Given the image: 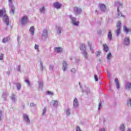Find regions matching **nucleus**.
<instances>
[{
  "label": "nucleus",
  "mask_w": 131,
  "mask_h": 131,
  "mask_svg": "<svg viewBox=\"0 0 131 131\" xmlns=\"http://www.w3.org/2000/svg\"><path fill=\"white\" fill-rule=\"evenodd\" d=\"M0 18H3V22L7 25V26H9L10 19H9L8 15L6 14L5 9L0 10Z\"/></svg>",
  "instance_id": "obj_1"
},
{
  "label": "nucleus",
  "mask_w": 131,
  "mask_h": 131,
  "mask_svg": "<svg viewBox=\"0 0 131 131\" xmlns=\"http://www.w3.org/2000/svg\"><path fill=\"white\" fill-rule=\"evenodd\" d=\"M80 50L82 52V54L83 56H84V58L85 59H88V53L85 52L86 48H85V45L84 44H81L80 46Z\"/></svg>",
  "instance_id": "obj_2"
},
{
  "label": "nucleus",
  "mask_w": 131,
  "mask_h": 131,
  "mask_svg": "<svg viewBox=\"0 0 131 131\" xmlns=\"http://www.w3.org/2000/svg\"><path fill=\"white\" fill-rule=\"evenodd\" d=\"M82 12V10L81 8L77 7H75L73 8V13L76 16H78V15H80Z\"/></svg>",
  "instance_id": "obj_3"
},
{
  "label": "nucleus",
  "mask_w": 131,
  "mask_h": 131,
  "mask_svg": "<svg viewBox=\"0 0 131 131\" xmlns=\"http://www.w3.org/2000/svg\"><path fill=\"white\" fill-rule=\"evenodd\" d=\"M69 18L71 19L72 24L74 26H78L79 24V21H76V17H73L72 15H69Z\"/></svg>",
  "instance_id": "obj_4"
},
{
  "label": "nucleus",
  "mask_w": 131,
  "mask_h": 131,
  "mask_svg": "<svg viewBox=\"0 0 131 131\" xmlns=\"http://www.w3.org/2000/svg\"><path fill=\"white\" fill-rule=\"evenodd\" d=\"M23 119L24 121L27 123V125H30L31 123L30 122V120L29 119V117L27 114H24Z\"/></svg>",
  "instance_id": "obj_5"
},
{
  "label": "nucleus",
  "mask_w": 131,
  "mask_h": 131,
  "mask_svg": "<svg viewBox=\"0 0 131 131\" xmlns=\"http://www.w3.org/2000/svg\"><path fill=\"white\" fill-rule=\"evenodd\" d=\"M123 29L124 32H125L126 34H128V33H130L131 32V28H127L125 26L123 27Z\"/></svg>",
  "instance_id": "obj_6"
},
{
  "label": "nucleus",
  "mask_w": 131,
  "mask_h": 131,
  "mask_svg": "<svg viewBox=\"0 0 131 131\" xmlns=\"http://www.w3.org/2000/svg\"><path fill=\"white\" fill-rule=\"evenodd\" d=\"M27 17L26 16H24L21 18V25H25L26 23H27Z\"/></svg>",
  "instance_id": "obj_7"
},
{
  "label": "nucleus",
  "mask_w": 131,
  "mask_h": 131,
  "mask_svg": "<svg viewBox=\"0 0 131 131\" xmlns=\"http://www.w3.org/2000/svg\"><path fill=\"white\" fill-rule=\"evenodd\" d=\"M68 67V64H67V62L66 61H63L62 62V70L63 72H65L66 71V69H67V68Z\"/></svg>",
  "instance_id": "obj_8"
},
{
  "label": "nucleus",
  "mask_w": 131,
  "mask_h": 131,
  "mask_svg": "<svg viewBox=\"0 0 131 131\" xmlns=\"http://www.w3.org/2000/svg\"><path fill=\"white\" fill-rule=\"evenodd\" d=\"M54 8L56 9H61V7H62V4H59V2H56L53 4Z\"/></svg>",
  "instance_id": "obj_9"
},
{
  "label": "nucleus",
  "mask_w": 131,
  "mask_h": 131,
  "mask_svg": "<svg viewBox=\"0 0 131 131\" xmlns=\"http://www.w3.org/2000/svg\"><path fill=\"white\" fill-rule=\"evenodd\" d=\"M73 105L74 108H77V107H78V100H77V98L74 99Z\"/></svg>",
  "instance_id": "obj_10"
},
{
  "label": "nucleus",
  "mask_w": 131,
  "mask_h": 131,
  "mask_svg": "<svg viewBox=\"0 0 131 131\" xmlns=\"http://www.w3.org/2000/svg\"><path fill=\"white\" fill-rule=\"evenodd\" d=\"M63 31V28L60 26L56 27V32L57 34H60Z\"/></svg>",
  "instance_id": "obj_11"
},
{
  "label": "nucleus",
  "mask_w": 131,
  "mask_h": 131,
  "mask_svg": "<svg viewBox=\"0 0 131 131\" xmlns=\"http://www.w3.org/2000/svg\"><path fill=\"white\" fill-rule=\"evenodd\" d=\"M107 38L110 41L112 40V33L111 30H108V33L107 34Z\"/></svg>",
  "instance_id": "obj_12"
},
{
  "label": "nucleus",
  "mask_w": 131,
  "mask_h": 131,
  "mask_svg": "<svg viewBox=\"0 0 131 131\" xmlns=\"http://www.w3.org/2000/svg\"><path fill=\"white\" fill-rule=\"evenodd\" d=\"M100 9L102 12H105L107 10V8H106V5L104 4H101L100 5Z\"/></svg>",
  "instance_id": "obj_13"
},
{
  "label": "nucleus",
  "mask_w": 131,
  "mask_h": 131,
  "mask_svg": "<svg viewBox=\"0 0 131 131\" xmlns=\"http://www.w3.org/2000/svg\"><path fill=\"white\" fill-rule=\"evenodd\" d=\"M124 43L126 46H128L129 45V38L128 37H126L124 39Z\"/></svg>",
  "instance_id": "obj_14"
},
{
  "label": "nucleus",
  "mask_w": 131,
  "mask_h": 131,
  "mask_svg": "<svg viewBox=\"0 0 131 131\" xmlns=\"http://www.w3.org/2000/svg\"><path fill=\"white\" fill-rule=\"evenodd\" d=\"M103 52H104V53H107V52L109 51V48L108 47V46H107V44H103Z\"/></svg>",
  "instance_id": "obj_15"
},
{
  "label": "nucleus",
  "mask_w": 131,
  "mask_h": 131,
  "mask_svg": "<svg viewBox=\"0 0 131 131\" xmlns=\"http://www.w3.org/2000/svg\"><path fill=\"white\" fill-rule=\"evenodd\" d=\"M42 37H48V30H44L42 33Z\"/></svg>",
  "instance_id": "obj_16"
},
{
  "label": "nucleus",
  "mask_w": 131,
  "mask_h": 131,
  "mask_svg": "<svg viewBox=\"0 0 131 131\" xmlns=\"http://www.w3.org/2000/svg\"><path fill=\"white\" fill-rule=\"evenodd\" d=\"M115 82L116 84L117 89L118 90H119L120 86L119 85V81L118 80V79L115 78Z\"/></svg>",
  "instance_id": "obj_17"
},
{
  "label": "nucleus",
  "mask_w": 131,
  "mask_h": 131,
  "mask_svg": "<svg viewBox=\"0 0 131 131\" xmlns=\"http://www.w3.org/2000/svg\"><path fill=\"white\" fill-rule=\"evenodd\" d=\"M118 17H122L125 18V16L122 14V13L119 12V8H117Z\"/></svg>",
  "instance_id": "obj_18"
},
{
  "label": "nucleus",
  "mask_w": 131,
  "mask_h": 131,
  "mask_svg": "<svg viewBox=\"0 0 131 131\" xmlns=\"http://www.w3.org/2000/svg\"><path fill=\"white\" fill-rule=\"evenodd\" d=\"M131 89V83L128 82L126 84L125 90L129 91Z\"/></svg>",
  "instance_id": "obj_19"
},
{
  "label": "nucleus",
  "mask_w": 131,
  "mask_h": 131,
  "mask_svg": "<svg viewBox=\"0 0 131 131\" xmlns=\"http://www.w3.org/2000/svg\"><path fill=\"white\" fill-rule=\"evenodd\" d=\"M54 52L56 53H61L62 52V48L60 47H56L54 48Z\"/></svg>",
  "instance_id": "obj_20"
},
{
  "label": "nucleus",
  "mask_w": 131,
  "mask_h": 131,
  "mask_svg": "<svg viewBox=\"0 0 131 131\" xmlns=\"http://www.w3.org/2000/svg\"><path fill=\"white\" fill-rule=\"evenodd\" d=\"M29 31L30 32H31L32 35H33V34H34V27L33 26L31 27L29 29Z\"/></svg>",
  "instance_id": "obj_21"
},
{
  "label": "nucleus",
  "mask_w": 131,
  "mask_h": 131,
  "mask_svg": "<svg viewBox=\"0 0 131 131\" xmlns=\"http://www.w3.org/2000/svg\"><path fill=\"white\" fill-rule=\"evenodd\" d=\"M71 110H70V108H67V110H66V113L67 116H69L71 114Z\"/></svg>",
  "instance_id": "obj_22"
},
{
  "label": "nucleus",
  "mask_w": 131,
  "mask_h": 131,
  "mask_svg": "<svg viewBox=\"0 0 131 131\" xmlns=\"http://www.w3.org/2000/svg\"><path fill=\"white\" fill-rule=\"evenodd\" d=\"M9 39H10V37H7L6 38H4L2 41L3 43H6V42H7V41H9Z\"/></svg>",
  "instance_id": "obj_23"
},
{
  "label": "nucleus",
  "mask_w": 131,
  "mask_h": 131,
  "mask_svg": "<svg viewBox=\"0 0 131 131\" xmlns=\"http://www.w3.org/2000/svg\"><path fill=\"white\" fill-rule=\"evenodd\" d=\"M40 68L41 69V71H43L45 69H46V68L43 66V64H42V62H40Z\"/></svg>",
  "instance_id": "obj_24"
},
{
  "label": "nucleus",
  "mask_w": 131,
  "mask_h": 131,
  "mask_svg": "<svg viewBox=\"0 0 131 131\" xmlns=\"http://www.w3.org/2000/svg\"><path fill=\"white\" fill-rule=\"evenodd\" d=\"M53 106L54 107H58V104L59 103V102H58V101L57 100H53Z\"/></svg>",
  "instance_id": "obj_25"
},
{
  "label": "nucleus",
  "mask_w": 131,
  "mask_h": 131,
  "mask_svg": "<svg viewBox=\"0 0 131 131\" xmlns=\"http://www.w3.org/2000/svg\"><path fill=\"white\" fill-rule=\"evenodd\" d=\"M39 12L41 14H45V12H46V9L45 8V7H43L41 8H40Z\"/></svg>",
  "instance_id": "obj_26"
},
{
  "label": "nucleus",
  "mask_w": 131,
  "mask_h": 131,
  "mask_svg": "<svg viewBox=\"0 0 131 131\" xmlns=\"http://www.w3.org/2000/svg\"><path fill=\"white\" fill-rule=\"evenodd\" d=\"M127 106L131 108V99H128L127 100Z\"/></svg>",
  "instance_id": "obj_27"
},
{
  "label": "nucleus",
  "mask_w": 131,
  "mask_h": 131,
  "mask_svg": "<svg viewBox=\"0 0 131 131\" xmlns=\"http://www.w3.org/2000/svg\"><path fill=\"white\" fill-rule=\"evenodd\" d=\"M116 26H117V27L118 29H121V22H120V21H118L117 23Z\"/></svg>",
  "instance_id": "obj_28"
},
{
  "label": "nucleus",
  "mask_w": 131,
  "mask_h": 131,
  "mask_svg": "<svg viewBox=\"0 0 131 131\" xmlns=\"http://www.w3.org/2000/svg\"><path fill=\"white\" fill-rule=\"evenodd\" d=\"M115 32L116 33L117 36H119V34H120V29H117L115 31Z\"/></svg>",
  "instance_id": "obj_29"
},
{
  "label": "nucleus",
  "mask_w": 131,
  "mask_h": 131,
  "mask_svg": "<svg viewBox=\"0 0 131 131\" xmlns=\"http://www.w3.org/2000/svg\"><path fill=\"white\" fill-rule=\"evenodd\" d=\"M112 58V54H111V52H110L107 54L106 58L107 60H110Z\"/></svg>",
  "instance_id": "obj_30"
},
{
  "label": "nucleus",
  "mask_w": 131,
  "mask_h": 131,
  "mask_svg": "<svg viewBox=\"0 0 131 131\" xmlns=\"http://www.w3.org/2000/svg\"><path fill=\"white\" fill-rule=\"evenodd\" d=\"M10 12H12L13 14L15 13V6L14 5L11 6Z\"/></svg>",
  "instance_id": "obj_31"
},
{
  "label": "nucleus",
  "mask_w": 131,
  "mask_h": 131,
  "mask_svg": "<svg viewBox=\"0 0 131 131\" xmlns=\"http://www.w3.org/2000/svg\"><path fill=\"white\" fill-rule=\"evenodd\" d=\"M11 100L13 101V102H16V95L15 94H12L11 96Z\"/></svg>",
  "instance_id": "obj_32"
},
{
  "label": "nucleus",
  "mask_w": 131,
  "mask_h": 131,
  "mask_svg": "<svg viewBox=\"0 0 131 131\" xmlns=\"http://www.w3.org/2000/svg\"><path fill=\"white\" fill-rule=\"evenodd\" d=\"M125 127H124V124H122L120 126V130L121 131H125L124 130Z\"/></svg>",
  "instance_id": "obj_33"
},
{
  "label": "nucleus",
  "mask_w": 131,
  "mask_h": 131,
  "mask_svg": "<svg viewBox=\"0 0 131 131\" xmlns=\"http://www.w3.org/2000/svg\"><path fill=\"white\" fill-rule=\"evenodd\" d=\"M43 88V82L42 81H40L39 82V89H42Z\"/></svg>",
  "instance_id": "obj_34"
},
{
  "label": "nucleus",
  "mask_w": 131,
  "mask_h": 131,
  "mask_svg": "<svg viewBox=\"0 0 131 131\" xmlns=\"http://www.w3.org/2000/svg\"><path fill=\"white\" fill-rule=\"evenodd\" d=\"M16 88L18 91H20V90L21 89V84H20L19 83H17Z\"/></svg>",
  "instance_id": "obj_35"
},
{
  "label": "nucleus",
  "mask_w": 131,
  "mask_h": 131,
  "mask_svg": "<svg viewBox=\"0 0 131 131\" xmlns=\"http://www.w3.org/2000/svg\"><path fill=\"white\" fill-rule=\"evenodd\" d=\"M34 49H35V50H37V51L38 52H39V46L35 44V46H34Z\"/></svg>",
  "instance_id": "obj_36"
},
{
  "label": "nucleus",
  "mask_w": 131,
  "mask_h": 131,
  "mask_svg": "<svg viewBox=\"0 0 131 131\" xmlns=\"http://www.w3.org/2000/svg\"><path fill=\"white\" fill-rule=\"evenodd\" d=\"M88 46L90 48V51L92 52V53H94V51L92 49V43L88 42Z\"/></svg>",
  "instance_id": "obj_37"
},
{
  "label": "nucleus",
  "mask_w": 131,
  "mask_h": 131,
  "mask_svg": "<svg viewBox=\"0 0 131 131\" xmlns=\"http://www.w3.org/2000/svg\"><path fill=\"white\" fill-rule=\"evenodd\" d=\"M117 5H118V8H119V9L120 7H121V8H122V6H123V4L120 2H118Z\"/></svg>",
  "instance_id": "obj_38"
},
{
  "label": "nucleus",
  "mask_w": 131,
  "mask_h": 131,
  "mask_svg": "<svg viewBox=\"0 0 131 131\" xmlns=\"http://www.w3.org/2000/svg\"><path fill=\"white\" fill-rule=\"evenodd\" d=\"M47 95H49V96H54V93L51 92V91H48L47 92Z\"/></svg>",
  "instance_id": "obj_39"
},
{
  "label": "nucleus",
  "mask_w": 131,
  "mask_h": 131,
  "mask_svg": "<svg viewBox=\"0 0 131 131\" xmlns=\"http://www.w3.org/2000/svg\"><path fill=\"white\" fill-rule=\"evenodd\" d=\"M25 82L29 85V86H31V84H30V81L28 80H25Z\"/></svg>",
  "instance_id": "obj_40"
},
{
  "label": "nucleus",
  "mask_w": 131,
  "mask_h": 131,
  "mask_svg": "<svg viewBox=\"0 0 131 131\" xmlns=\"http://www.w3.org/2000/svg\"><path fill=\"white\" fill-rule=\"evenodd\" d=\"M49 69L50 70H51L52 71H53V70H54V65L51 64L49 66Z\"/></svg>",
  "instance_id": "obj_41"
},
{
  "label": "nucleus",
  "mask_w": 131,
  "mask_h": 131,
  "mask_svg": "<svg viewBox=\"0 0 131 131\" xmlns=\"http://www.w3.org/2000/svg\"><path fill=\"white\" fill-rule=\"evenodd\" d=\"M46 112H47V108L45 107L43 110L42 115L45 116V114H46Z\"/></svg>",
  "instance_id": "obj_42"
},
{
  "label": "nucleus",
  "mask_w": 131,
  "mask_h": 131,
  "mask_svg": "<svg viewBox=\"0 0 131 131\" xmlns=\"http://www.w3.org/2000/svg\"><path fill=\"white\" fill-rule=\"evenodd\" d=\"M71 72H72V73H76V70H75V69L73 68L71 70Z\"/></svg>",
  "instance_id": "obj_43"
},
{
  "label": "nucleus",
  "mask_w": 131,
  "mask_h": 131,
  "mask_svg": "<svg viewBox=\"0 0 131 131\" xmlns=\"http://www.w3.org/2000/svg\"><path fill=\"white\" fill-rule=\"evenodd\" d=\"M17 71H18V72H21V66L20 65H18V67H17Z\"/></svg>",
  "instance_id": "obj_44"
},
{
  "label": "nucleus",
  "mask_w": 131,
  "mask_h": 131,
  "mask_svg": "<svg viewBox=\"0 0 131 131\" xmlns=\"http://www.w3.org/2000/svg\"><path fill=\"white\" fill-rule=\"evenodd\" d=\"M3 116V112L0 110V121H2V117Z\"/></svg>",
  "instance_id": "obj_45"
},
{
  "label": "nucleus",
  "mask_w": 131,
  "mask_h": 131,
  "mask_svg": "<svg viewBox=\"0 0 131 131\" xmlns=\"http://www.w3.org/2000/svg\"><path fill=\"white\" fill-rule=\"evenodd\" d=\"M94 78H95V81H98V80H99V78H98V76H97V75H94Z\"/></svg>",
  "instance_id": "obj_46"
},
{
  "label": "nucleus",
  "mask_w": 131,
  "mask_h": 131,
  "mask_svg": "<svg viewBox=\"0 0 131 131\" xmlns=\"http://www.w3.org/2000/svg\"><path fill=\"white\" fill-rule=\"evenodd\" d=\"M101 55V52L97 51L96 53V56L97 57H99V56Z\"/></svg>",
  "instance_id": "obj_47"
},
{
  "label": "nucleus",
  "mask_w": 131,
  "mask_h": 131,
  "mask_svg": "<svg viewBox=\"0 0 131 131\" xmlns=\"http://www.w3.org/2000/svg\"><path fill=\"white\" fill-rule=\"evenodd\" d=\"M20 36L18 35L17 38V41L18 43H19V42H20Z\"/></svg>",
  "instance_id": "obj_48"
},
{
  "label": "nucleus",
  "mask_w": 131,
  "mask_h": 131,
  "mask_svg": "<svg viewBox=\"0 0 131 131\" xmlns=\"http://www.w3.org/2000/svg\"><path fill=\"white\" fill-rule=\"evenodd\" d=\"M76 131H82L81 129H80V127L79 126H77L76 128Z\"/></svg>",
  "instance_id": "obj_49"
},
{
  "label": "nucleus",
  "mask_w": 131,
  "mask_h": 131,
  "mask_svg": "<svg viewBox=\"0 0 131 131\" xmlns=\"http://www.w3.org/2000/svg\"><path fill=\"white\" fill-rule=\"evenodd\" d=\"M101 105H102V103L100 102L99 103V105H98V110H100V108H101Z\"/></svg>",
  "instance_id": "obj_50"
},
{
  "label": "nucleus",
  "mask_w": 131,
  "mask_h": 131,
  "mask_svg": "<svg viewBox=\"0 0 131 131\" xmlns=\"http://www.w3.org/2000/svg\"><path fill=\"white\" fill-rule=\"evenodd\" d=\"M3 58H4V54H1L0 55V60H3Z\"/></svg>",
  "instance_id": "obj_51"
},
{
  "label": "nucleus",
  "mask_w": 131,
  "mask_h": 131,
  "mask_svg": "<svg viewBox=\"0 0 131 131\" xmlns=\"http://www.w3.org/2000/svg\"><path fill=\"white\" fill-rule=\"evenodd\" d=\"M30 106L31 107H34V106H35V104H34V103H30Z\"/></svg>",
  "instance_id": "obj_52"
},
{
  "label": "nucleus",
  "mask_w": 131,
  "mask_h": 131,
  "mask_svg": "<svg viewBox=\"0 0 131 131\" xmlns=\"http://www.w3.org/2000/svg\"><path fill=\"white\" fill-rule=\"evenodd\" d=\"M11 73V71H8L7 72V75H10V73Z\"/></svg>",
  "instance_id": "obj_53"
},
{
  "label": "nucleus",
  "mask_w": 131,
  "mask_h": 131,
  "mask_svg": "<svg viewBox=\"0 0 131 131\" xmlns=\"http://www.w3.org/2000/svg\"><path fill=\"white\" fill-rule=\"evenodd\" d=\"M107 76H108V78H110V76H111V75L109 73V72H107Z\"/></svg>",
  "instance_id": "obj_54"
},
{
  "label": "nucleus",
  "mask_w": 131,
  "mask_h": 131,
  "mask_svg": "<svg viewBox=\"0 0 131 131\" xmlns=\"http://www.w3.org/2000/svg\"><path fill=\"white\" fill-rule=\"evenodd\" d=\"M99 131H105V128H102L99 130Z\"/></svg>",
  "instance_id": "obj_55"
},
{
  "label": "nucleus",
  "mask_w": 131,
  "mask_h": 131,
  "mask_svg": "<svg viewBox=\"0 0 131 131\" xmlns=\"http://www.w3.org/2000/svg\"><path fill=\"white\" fill-rule=\"evenodd\" d=\"M8 2L9 3V4H12V0H8Z\"/></svg>",
  "instance_id": "obj_56"
},
{
  "label": "nucleus",
  "mask_w": 131,
  "mask_h": 131,
  "mask_svg": "<svg viewBox=\"0 0 131 131\" xmlns=\"http://www.w3.org/2000/svg\"><path fill=\"white\" fill-rule=\"evenodd\" d=\"M3 98H4V99H6V94H4L3 95Z\"/></svg>",
  "instance_id": "obj_57"
},
{
  "label": "nucleus",
  "mask_w": 131,
  "mask_h": 131,
  "mask_svg": "<svg viewBox=\"0 0 131 131\" xmlns=\"http://www.w3.org/2000/svg\"><path fill=\"white\" fill-rule=\"evenodd\" d=\"M127 131H131L130 128H128Z\"/></svg>",
  "instance_id": "obj_58"
},
{
  "label": "nucleus",
  "mask_w": 131,
  "mask_h": 131,
  "mask_svg": "<svg viewBox=\"0 0 131 131\" xmlns=\"http://www.w3.org/2000/svg\"><path fill=\"white\" fill-rule=\"evenodd\" d=\"M73 58V57H70V59L71 60V61L72 60V58Z\"/></svg>",
  "instance_id": "obj_59"
},
{
  "label": "nucleus",
  "mask_w": 131,
  "mask_h": 131,
  "mask_svg": "<svg viewBox=\"0 0 131 131\" xmlns=\"http://www.w3.org/2000/svg\"><path fill=\"white\" fill-rule=\"evenodd\" d=\"M98 12V10H95V13H97Z\"/></svg>",
  "instance_id": "obj_60"
}]
</instances>
